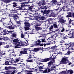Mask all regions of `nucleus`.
I'll return each mask as SVG.
<instances>
[{
	"mask_svg": "<svg viewBox=\"0 0 74 74\" xmlns=\"http://www.w3.org/2000/svg\"><path fill=\"white\" fill-rule=\"evenodd\" d=\"M51 14L52 15H55V13L52 11L51 12Z\"/></svg>",
	"mask_w": 74,
	"mask_h": 74,
	"instance_id": "64",
	"label": "nucleus"
},
{
	"mask_svg": "<svg viewBox=\"0 0 74 74\" xmlns=\"http://www.w3.org/2000/svg\"><path fill=\"white\" fill-rule=\"evenodd\" d=\"M54 53L52 57L53 58H55L56 56H57L58 55V52H57V53H55L56 52H55V51L54 52Z\"/></svg>",
	"mask_w": 74,
	"mask_h": 74,
	"instance_id": "27",
	"label": "nucleus"
},
{
	"mask_svg": "<svg viewBox=\"0 0 74 74\" xmlns=\"http://www.w3.org/2000/svg\"><path fill=\"white\" fill-rule=\"evenodd\" d=\"M53 15L51 14L49 15V17H53Z\"/></svg>",
	"mask_w": 74,
	"mask_h": 74,
	"instance_id": "55",
	"label": "nucleus"
},
{
	"mask_svg": "<svg viewBox=\"0 0 74 74\" xmlns=\"http://www.w3.org/2000/svg\"><path fill=\"white\" fill-rule=\"evenodd\" d=\"M56 68V66L55 65H53L52 66H51V69H52L51 70V71H52V70H54V69Z\"/></svg>",
	"mask_w": 74,
	"mask_h": 74,
	"instance_id": "33",
	"label": "nucleus"
},
{
	"mask_svg": "<svg viewBox=\"0 0 74 74\" xmlns=\"http://www.w3.org/2000/svg\"><path fill=\"white\" fill-rule=\"evenodd\" d=\"M14 26H15L14 25H12L7 27V28H8V29H14Z\"/></svg>",
	"mask_w": 74,
	"mask_h": 74,
	"instance_id": "22",
	"label": "nucleus"
},
{
	"mask_svg": "<svg viewBox=\"0 0 74 74\" xmlns=\"http://www.w3.org/2000/svg\"><path fill=\"white\" fill-rule=\"evenodd\" d=\"M68 58H63L62 60L61 61H60V64H64L65 62H67V61H68L69 60H68Z\"/></svg>",
	"mask_w": 74,
	"mask_h": 74,
	"instance_id": "2",
	"label": "nucleus"
},
{
	"mask_svg": "<svg viewBox=\"0 0 74 74\" xmlns=\"http://www.w3.org/2000/svg\"><path fill=\"white\" fill-rule=\"evenodd\" d=\"M74 44H72L71 45H70L68 49H72V50H74V46H73Z\"/></svg>",
	"mask_w": 74,
	"mask_h": 74,
	"instance_id": "17",
	"label": "nucleus"
},
{
	"mask_svg": "<svg viewBox=\"0 0 74 74\" xmlns=\"http://www.w3.org/2000/svg\"><path fill=\"white\" fill-rule=\"evenodd\" d=\"M12 1V0H5V2L6 3H10Z\"/></svg>",
	"mask_w": 74,
	"mask_h": 74,
	"instance_id": "50",
	"label": "nucleus"
},
{
	"mask_svg": "<svg viewBox=\"0 0 74 74\" xmlns=\"http://www.w3.org/2000/svg\"><path fill=\"white\" fill-rule=\"evenodd\" d=\"M71 63L70 62H69L68 61H66L65 62V63L64 64H69V65H70V64H71Z\"/></svg>",
	"mask_w": 74,
	"mask_h": 74,
	"instance_id": "36",
	"label": "nucleus"
},
{
	"mask_svg": "<svg viewBox=\"0 0 74 74\" xmlns=\"http://www.w3.org/2000/svg\"><path fill=\"white\" fill-rule=\"evenodd\" d=\"M17 10H16V8H14V9H13L10 11L11 14H18V12H17Z\"/></svg>",
	"mask_w": 74,
	"mask_h": 74,
	"instance_id": "9",
	"label": "nucleus"
},
{
	"mask_svg": "<svg viewBox=\"0 0 74 74\" xmlns=\"http://www.w3.org/2000/svg\"><path fill=\"white\" fill-rule=\"evenodd\" d=\"M5 64L6 65H9V62L8 61H6L5 62Z\"/></svg>",
	"mask_w": 74,
	"mask_h": 74,
	"instance_id": "49",
	"label": "nucleus"
},
{
	"mask_svg": "<svg viewBox=\"0 0 74 74\" xmlns=\"http://www.w3.org/2000/svg\"><path fill=\"white\" fill-rule=\"evenodd\" d=\"M60 35L61 37H63V38H65V39H67V38H70V36H67V35L66 36L65 34H60Z\"/></svg>",
	"mask_w": 74,
	"mask_h": 74,
	"instance_id": "10",
	"label": "nucleus"
},
{
	"mask_svg": "<svg viewBox=\"0 0 74 74\" xmlns=\"http://www.w3.org/2000/svg\"><path fill=\"white\" fill-rule=\"evenodd\" d=\"M57 1L56 0H52L50 3L51 5H54L55 4V3H56Z\"/></svg>",
	"mask_w": 74,
	"mask_h": 74,
	"instance_id": "20",
	"label": "nucleus"
},
{
	"mask_svg": "<svg viewBox=\"0 0 74 74\" xmlns=\"http://www.w3.org/2000/svg\"><path fill=\"white\" fill-rule=\"evenodd\" d=\"M51 49H52V50H53V51H55L54 52H56L57 51H58V49H56V47L55 46H53L51 48Z\"/></svg>",
	"mask_w": 74,
	"mask_h": 74,
	"instance_id": "16",
	"label": "nucleus"
},
{
	"mask_svg": "<svg viewBox=\"0 0 74 74\" xmlns=\"http://www.w3.org/2000/svg\"><path fill=\"white\" fill-rule=\"evenodd\" d=\"M53 62H54V61H50L48 62V65H52L53 64Z\"/></svg>",
	"mask_w": 74,
	"mask_h": 74,
	"instance_id": "32",
	"label": "nucleus"
},
{
	"mask_svg": "<svg viewBox=\"0 0 74 74\" xmlns=\"http://www.w3.org/2000/svg\"><path fill=\"white\" fill-rule=\"evenodd\" d=\"M45 18L44 16H42L40 17L38 19H36V20L38 21H39V19L40 20H44V19H45Z\"/></svg>",
	"mask_w": 74,
	"mask_h": 74,
	"instance_id": "28",
	"label": "nucleus"
},
{
	"mask_svg": "<svg viewBox=\"0 0 74 74\" xmlns=\"http://www.w3.org/2000/svg\"><path fill=\"white\" fill-rule=\"evenodd\" d=\"M13 7H16V4H15V2H14L13 3Z\"/></svg>",
	"mask_w": 74,
	"mask_h": 74,
	"instance_id": "56",
	"label": "nucleus"
},
{
	"mask_svg": "<svg viewBox=\"0 0 74 74\" xmlns=\"http://www.w3.org/2000/svg\"><path fill=\"white\" fill-rule=\"evenodd\" d=\"M49 72H51V69H50L48 70L47 69H45L43 71V73H49Z\"/></svg>",
	"mask_w": 74,
	"mask_h": 74,
	"instance_id": "15",
	"label": "nucleus"
},
{
	"mask_svg": "<svg viewBox=\"0 0 74 74\" xmlns=\"http://www.w3.org/2000/svg\"><path fill=\"white\" fill-rule=\"evenodd\" d=\"M65 45H66V47L67 49H69V47H70V45L69 44H65Z\"/></svg>",
	"mask_w": 74,
	"mask_h": 74,
	"instance_id": "37",
	"label": "nucleus"
},
{
	"mask_svg": "<svg viewBox=\"0 0 74 74\" xmlns=\"http://www.w3.org/2000/svg\"><path fill=\"white\" fill-rule=\"evenodd\" d=\"M41 25V24L37 23L36 25H34V27H35V29L36 30H39L40 29V27L38 26H40Z\"/></svg>",
	"mask_w": 74,
	"mask_h": 74,
	"instance_id": "8",
	"label": "nucleus"
},
{
	"mask_svg": "<svg viewBox=\"0 0 74 74\" xmlns=\"http://www.w3.org/2000/svg\"><path fill=\"white\" fill-rule=\"evenodd\" d=\"M20 53L21 54H27V50L25 49L24 51H21Z\"/></svg>",
	"mask_w": 74,
	"mask_h": 74,
	"instance_id": "12",
	"label": "nucleus"
},
{
	"mask_svg": "<svg viewBox=\"0 0 74 74\" xmlns=\"http://www.w3.org/2000/svg\"><path fill=\"white\" fill-rule=\"evenodd\" d=\"M49 12H50V10H45L44 11L43 14H48L49 13Z\"/></svg>",
	"mask_w": 74,
	"mask_h": 74,
	"instance_id": "23",
	"label": "nucleus"
},
{
	"mask_svg": "<svg viewBox=\"0 0 74 74\" xmlns=\"http://www.w3.org/2000/svg\"><path fill=\"white\" fill-rule=\"evenodd\" d=\"M51 24V23H50L49 20H47L45 22V26H47V27H48Z\"/></svg>",
	"mask_w": 74,
	"mask_h": 74,
	"instance_id": "11",
	"label": "nucleus"
},
{
	"mask_svg": "<svg viewBox=\"0 0 74 74\" xmlns=\"http://www.w3.org/2000/svg\"><path fill=\"white\" fill-rule=\"evenodd\" d=\"M41 40L42 42H45L47 41V40L46 39H41Z\"/></svg>",
	"mask_w": 74,
	"mask_h": 74,
	"instance_id": "38",
	"label": "nucleus"
},
{
	"mask_svg": "<svg viewBox=\"0 0 74 74\" xmlns=\"http://www.w3.org/2000/svg\"><path fill=\"white\" fill-rule=\"evenodd\" d=\"M10 72L11 71L10 70L6 71L5 72H4V74H10Z\"/></svg>",
	"mask_w": 74,
	"mask_h": 74,
	"instance_id": "29",
	"label": "nucleus"
},
{
	"mask_svg": "<svg viewBox=\"0 0 74 74\" xmlns=\"http://www.w3.org/2000/svg\"><path fill=\"white\" fill-rule=\"evenodd\" d=\"M53 25H51V26L49 28V30L51 32H50V33H49V34H50V33H51L52 32H53V31H52V30H53Z\"/></svg>",
	"mask_w": 74,
	"mask_h": 74,
	"instance_id": "24",
	"label": "nucleus"
},
{
	"mask_svg": "<svg viewBox=\"0 0 74 74\" xmlns=\"http://www.w3.org/2000/svg\"><path fill=\"white\" fill-rule=\"evenodd\" d=\"M37 45H39L40 46H41V47H42L44 45L43 44H40L39 43H36Z\"/></svg>",
	"mask_w": 74,
	"mask_h": 74,
	"instance_id": "44",
	"label": "nucleus"
},
{
	"mask_svg": "<svg viewBox=\"0 0 74 74\" xmlns=\"http://www.w3.org/2000/svg\"><path fill=\"white\" fill-rule=\"evenodd\" d=\"M23 23H24V26H27L29 27V26H30V24L29 23V22H28L27 21H24L23 22Z\"/></svg>",
	"mask_w": 74,
	"mask_h": 74,
	"instance_id": "13",
	"label": "nucleus"
},
{
	"mask_svg": "<svg viewBox=\"0 0 74 74\" xmlns=\"http://www.w3.org/2000/svg\"><path fill=\"white\" fill-rule=\"evenodd\" d=\"M73 36L70 37V38H74V32H73Z\"/></svg>",
	"mask_w": 74,
	"mask_h": 74,
	"instance_id": "63",
	"label": "nucleus"
},
{
	"mask_svg": "<svg viewBox=\"0 0 74 74\" xmlns=\"http://www.w3.org/2000/svg\"><path fill=\"white\" fill-rule=\"evenodd\" d=\"M39 50V49L38 48H35L34 49V51L35 52H37Z\"/></svg>",
	"mask_w": 74,
	"mask_h": 74,
	"instance_id": "47",
	"label": "nucleus"
},
{
	"mask_svg": "<svg viewBox=\"0 0 74 74\" xmlns=\"http://www.w3.org/2000/svg\"><path fill=\"white\" fill-rule=\"evenodd\" d=\"M9 17H13V18H17L18 16L15 14H10L9 15Z\"/></svg>",
	"mask_w": 74,
	"mask_h": 74,
	"instance_id": "14",
	"label": "nucleus"
},
{
	"mask_svg": "<svg viewBox=\"0 0 74 74\" xmlns=\"http://www.w3.org/2000/svg\"><path fill=\"white\" fill-rule=\"evenodd\" d=\"M11 33L12 32H10V36H12V37L13 38H14V37H15L16 36V33H13V34H12Z\"/></svg>",
	"mask_w": 74,
	"mask_h": 74,
	"instance_id": "25",
	"label": "nucleus"
},
{
	"mask_svg": "<svg viewBox=\"0 0 74 74\" xmlns=\"http://www.w3.org/2000/svg\"><path fill=\"white\" fill-rule=\"evenodd\" d=\"M24 28L25 30H28L29 29V28L27 27H25Z\"/></svg>",
	"mask_w": 74,
	"mask_h": 74,
	"instance_id": "48",
	"label": "nucleus"
},
{
	"mask_svg": "<svg viewBox=\"0 0 74 74\" xmlns=\"http://www.w3.org/2000/svg\"><path fill=\"white\" fill-rule=\"evenodd\" d=\"M49 60H50V58H49L45 59L43 60V61L44 62H46L48 61H49Z\"/></svg>",
	"mask_w": 74,
	"mask_h": 74,
	"instance_id": "34",
	"label": "nucleus"
},
{
	"mask_svg": "<svg viewBox=\"0 0 74 74\" xmlns=\"http://www.w3.org/2000/svg\"><path fill=\"white\" fill-rule=\"evenodd\" d=\"M28 59L27 60V61L28 62H33L34 61L36 60L34 59L28 58Z\"/></svg>",
	"mask_w": 74,
	"mask_h": 74,
	"instance_id": "18",
	"label": "nucleus"
},
{
	"mask_svg": "<svg viewBox=\"0 0 74 74\" xmlns=\"http://www.w3.org/2000/svg\"><path fill=\"white\" fill-rule=\"evenodd\" d=\"M10 47H11V45H7L4 47L5 48H10Z\"/></svg>",
	"mask_w": 74,
	"mask_h": 74,
	"instance_id": "40",
	"label": "nucleus"
},
{
	"mask_svg": "<svg viewBox=\"0 0 74 74\" xmlns=\"http://www.w3.org/2000/svg\"><path fill=\"white\" fill-rule=\"evenodd\" d=\"M3 44H5V42H3L2 43L1 42H0V47L1 46V45H3Z\"/></svg>",
	"mask_w": 74,
	"mask_h": 74,
	"instance_id": "51",
	"label": "nucleus"
},
{
	"mask_svg": "<svg viewBox=\"0 0 74 74\" xmlns=\"http://www.w3.org/2000/svg\"><path fill=\"white\" fill-rule=\"evenodd\" d=\"M62 38H60V37H59L58 38V40H59V41H60V42L61 43H63V42H64V41H63V40L62 39Z\"/></svg>",
	"mask_w": 74,
	"mask_h": 74,
	"instance_id": "26",
	"label": "nucleus"
},
{
	"mask_svg": "<svg viewBox=\"0 0 74 74\" xmlns=\"http://www.w3.org/2000/svg\"><path fill=\"white\" fill-rule=\"evenodd\" d=\"M68 19L69 21V24H71V19L69 18H68Z\"/></svg>",
	"mask_w": 74,
	"mask_h": 74,
	"instance_id": "57",
	"label": "nucleus"
},
{
	"mask_svg": "<svg viewBox=\"0 0 74 74\" xmlns=\"http://www.w3.org/2000/svg\"><path fill=\"white\" fill-rule=\"evenodd\" d=\"M26 70L27 71L29 70L28 69H30V68H29V67H28V66H26Z\"/></svg>",
	"mask_w": 74,
	"mask_h": 74,
	"instance_id": "58",
	"label": "nucleus"
},
{
	"mask_svg": "<svg viewBox=\"0 0 74 74\" xmlns=\"http://www.w3.org/2000/svg\"><path fill=\"white\" fill-rule=\"evenodd\" d=\"M65 22H66V21L63 19V17H60L59 21H58L59 23H60L62 25H63L64 24Z\"/></svg>",
	"mask_w": 74,
	"mask_h": 74,
	"instance_id": "6",
	"label": "nucleus"
},
{
	"mask_svg": "<svg viewBox=\"0 0 74 74\" xmlns=\"http://www.w3.org/2000/svg\"><path fill=\"white\" fill-rule=\"evenodd\" d=\"M3 32H8V33H12V32H13L12 31L6 30V29H3Z\"/></svg>",
	"mask_w": 74,
	"mask_h": 74,
	"instance_id": "31",
	"label": "nucleus"
},
{
	"mask_svg": "<svg viewBox=\"0 0 74 74\" xmlns=\"http://www.w3.org/2000/svg\"><path fill=\"white\" fill-rule=\"evenodd\" d=\"M10 55L11 56H16L15 54H11Z\"/></svg>",
	"mask_w": 74,
	"mask_h": 74,
	"instance_id": "61",
	"label": "nucleus"
},
{
	"mask_svg": "<svg viewBox=\"0 0 74 74\" xmlns=\"http://www.w3.org/2000/svg\"><path fill=\"white\" fill-rule=\"evenodd\" d=\"M9 70H12L14 69V67L11 66H9Z\"/></svg>",
	"mask_w": 74,
	"mask_h": 74,
	"instance_id": "52",
	"label": "nucleus"
},
{
	"mask_svg": "<svg viewBox=\"0 0 74 74\" xmlns=\"http://www.w3.org/2000/svg\"><path fill=\"white\" fill-rule=\"evenodd\" d=\"M48 6H43L42 8H41V9H44V8H45V9H47V8H48Z\"/></svg>",
	"mask_w": 74,
	"mask_h": 74,
	"instance_id": "39",
	"label": "nucleus"
},
{
	"mask_svg": "<svg viewBox=\"0 0 74 74\" xmlns=\"http://www.w3.org/2000/svg\"><path fill=\"white\" fill-rule=\"evenodd\" d=\"M66 8H67V6H64L62 8V9H63L64 10H65V9H66Z\"/></svg>",
	"mask_w": 74,
	"mask_h": 74,
	"instance_id": "62",
	"label": "nucleus"
},
{
	"mask_svg": "<svg viewBox=\"0 0 74 74\" xmlns=\"http://www.w3.org/2000/svg\"><path fill=\"white\" fill-rule=\"evenodd\" d=\"M51 65H48L47 66V69H51Z\"/></svg>",
	"mask_w": 74,
	"mask_h": 74,
	"instance_id": "53",
	"label": "nucleus"
},
{
	"mask_svg": "<svg viewBox=\"0 0 74 74\" xmlns=\"http://www.w3.org/2000/svg\"><path fill=\"white\" fill-rule=\"evenodd\" d=\"M16 27H19L20 30L21 31L20 32V33L21 34V38H25V35H23V34H22V30L23 29L22 28L20 27V25H16Z\"/></svg>",
	"mask_w": 74,
	"mask_h": 74,
	"instance_id": "5",
	"label": "nucleus"
},
{
	"mask_svg": "<svg viewBox=\"0 0 74 74\" xmlns=\"http://www.w3.org/2000/svg\"><path fill=\"white\" fill-rule=\"evenodd\" d=\"M29 14V13L27 12L24 15V18H26V19L27 21H29V18H30V16Z\"/></svg>",
	"mask_w": 74,
	"mask_h": 74,
	"instance_id": "4",
	"label": "nucleus"
},
{
	"mask_svg": "<svg viewBox=\"0 0 74 74\" xmlns=\"http://www.w3.org/2000/svg\"><path fill=\"white\" fill-rule=\"evenodd\" d=\"M42 64L41 63H39L37 65V66H36V68H37L38 67V69H37V70L38 69H39V70H42L43 69V66H42L41 65H42Z\"/></svg>",
	"mask_w": 74,
	"mask_h": 74,
	"instance_id": "7",
	"label": "nucleus"
},
{
	"mask_svg": "<svg viewBox=\"0 0 74 74\" xmlns=\"http://www.w3.org/2000/svg\"><path fill=\"white\" fill-rule=\"evenodd\" d=\"M73 32H72V34H68V35H67V36L68 37H69V36H72H72H73Z\"/></svg>",
	"mask_w": 74,
	"mask_h": 74,
	"instance_id": "59",
	"label": "nucleus"
},
{
	"mask_svg": "<svg viewBox=\"0 0 74 74\" xmlns=\"http://www.w3.org/2000/svg\"><path fill=\"white\" fill-rule=\"evenodd\" d=\"M9 62H10V63H12H12H14L12 62L14 61V59L12 58H10V59L9 60Z\"/></svg>",
	"mask_w": 74,
	"mask_h": 74,
	"instance_id": "30",
	"label": "nucleus"
},
{
	"mask_svg": "<svg viewBox=\"0 0 74 74\" xmlns=\"http://www.w3.org/2000/svg\"><path fill=\"white\" fill-rule=\"evenodd\" d=\"M32 34H34L35 33H36V32H37V30H36V29H34L32 31Z\"/></svg>",
	"mask_w": 74,
	"mask_h": 74,
	"instance_id": "41",
	"label": "nucleus"
},
{
	"mask_svg": "<svg viewBox=\"0 0 74 74\" xmlns=\"http://www.w3.org/2000/svg\"><path fill=\"white\" fill-rule=\"evenodd\" d=\"M71 52L70 51H68V52L66 54V55H70Z\"/></svg>",
	"mask_w": 74,
	"mask_h": 74,
	"instance_id": "60",
	"label": "nucleus"
},
{
	"mask_svg": "<svg viewBox=\"0 0 74 74\" xmlns=\"http://www.w3.org/2000/svg\"><path fill=\"white\" fill-rule=\"evenodd\" d=\"M28 51L29 52V56H32V55H33V54H34V53H33L34 52V51L32 50H29Z\"/></svg>",
	"mask_w": 74,
	"mask_h": 74,
	"instance_id": "21",
	"label": "nucleus"
},
{
	"mask_svg": "<svg viewBox=\"0 0 74 74\" xmlns=\"http://www.w3.org/2000/svg\"><path fill=\"white\" fill-rule=\"evenodd\" d=\"M53 26H54V28H56V29H58V25H57L56 24H53Z\"/></svg>",
	"mask_w": 74,
	"mask_h": 74,
	"instance_id": "42",
	"label": "nucleus"
},
{
	"mask_svg": "<svg viewBox=\"0 0 74 74\" xmlns=\"http://www.w3.org/2000/svg\"><path fill=\"white\" fill-rule=\"evenodd\" d=\"M5 51H3L0 52V58L2 57L3 55H5Z\"/></svg>",
	"mask_w": 74,
	"mask_h": 74,
	"instance_id": "19",
	"label": "nucleus"
},
{
	"mask_svg": "<svg viewBox=\"0 0 74 74\" xmlns=\"http://www.w3.org/2000/svg\"><path fill=\"white\" fill-rule=\"evenodd\" d=\"M33 32L32 30H30L28 31V34H33Z\"/></svg>",
	"mask_w": 74,
	"mask_h": 74,
	"instance_id": "45",
	"label": "nucleus"
},
{
	"mask_svg": "<svg viewBox=\"0 0 74 74\" xmlns=\"http://www.w3.org/2000/svg\"><path fill=\"white\" fill-rule=\"evenodd\" d=\"M8 40H14V38L13 37H8Z\"/></svg>",
	"mask_w": 74,
	"mask_h": 74,
	"instance_id": "43",
	"label": "nucleus"
},
{
	"mask_svg": "<svg viewBox=\"0 0 74 74\" xmlns=\"http://www.w3.org/2000/svg\"><path fill=\"white\" fill-rule=\"evenodd\" d=\"M71 13L70 12L69 13L68 15L66 16V17L69 18V17H71Z\"/></svg>",
	"mask_w": 74,
	"mask_h": 74,
	"instance_id": "35",
	"label": "nucleus"
},
{
	"mask_svg": "<svg viewBox=\"0 0 74 74\" xmlns=\"http://www.w3.org/2000/svg\"><path fill=\"white\" fill-rule=\"evenodd\" d=\"M8 52H11V53H13V52H14V49H10L8 51Z\"/></svg>",
	"mask_w": 74,
	"mask_h": 74,
	"instance_id": "46",
	"label": "nucleus"
},
{
	"mask_svg": "<svg viewBox=\"0 0 74 74\" xmlns=\"http://www.w3.org/2000/svg\"><path fill=\"white\" fill-rule=\"evenodd\" d=\"M55 4L56 5V7H58V8L56 9V11H58L59 10V11H61L62 8L59 7V6L61 5L60 3L59 2L57 3H55Z\"/></svg>",
	"mask_w": 74,
	"mask_h": 74,
	"instance_id": "3",
	"label": "nucleus"
},
{
	"mask_svg": "<svg viewBox=\"0 0 74 74\" xmlns=\"http://www.w3.org/2000/svg\"><path fill=\"white\" fill-rule=\"evenodd\" d=\"M13 42H17L15 43V45H16L15 46V48H18L19 47H18V46H21L22 45V42L21 41H19V40H18V38H17L16 39H14L13 40Z\"/></svg>",
	"mask_w": 74,
	"mask_h": 74,
	"instance_id": "1",
	"label": "nucleus"
},
{
	"mask_svg": "<svg viewBox=\"0 0 74 74\" xmlns=\"http://www.w3.org/2000/svg\"><path fill=\"white\" fill-rule=\"evenodd\" d=\"M9 25H12V22H11V21H10L9 23Z\"/></svg>",
	"mask_w": 74,
	"mask_h": 74,
	"instance_id": "54",
	"label": "nucleus"
}]
</instances>
